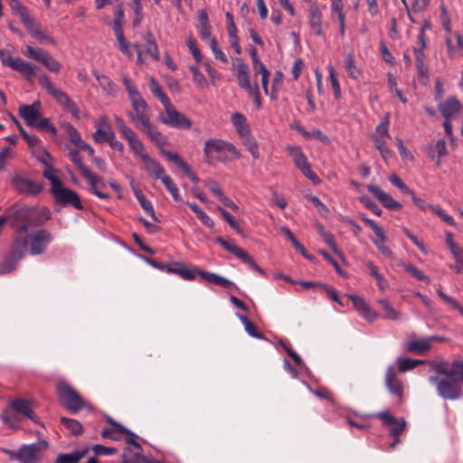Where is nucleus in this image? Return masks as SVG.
I'll list each match as a JSON object with an SVG mask.
<instances>
[{"label": "nucleus", "instance_id": "nucleus-1", "mask_svg": "<svg viewBox=\"0 0 463 463\" xmlns=\"http://www.w3.org/2000/svg\"><path fill=\"white\" fill-rule=\"evenodd\" d=\"M9 219L10 226L14 230L12 247L9 254L0 264V274L8 273L15 269L27 250L26 230L43 225L50 219V213L46 209L24 206L14 210Z\"/></svg>", "mask_w": 463, "mask_h": 463}, {"label": "nucleus", "instance_id": "nucleus-2", "mask_svg": "<svg viewBox=\"0 0 463 463\" xmlns=\"http://www.w3.org/2000/svg\"><path fill=\"white\" fill-rule=\"evenodd\" d=\"M115 123L120 136L128 142L130 151L139 156L146 172L154 178L163 180L165 175V168L146 153L143 142L137 134L126 124L120 117H115Z\"/></svg>", "mask_w": 463, "mask_h": 463}, {"label": "nucleus", "instance_id": "nucleus-28", "mask_svg": "<svg viewBox=\"0 0 463 463\" xmlns=\"http://www.w3.org/2000/svg\"><path fill=\"white\" fill-rule=\"evenodd\" d=\"M197 273L202 279H203L214 285L222 286L225 288H232V287H235L234 283L232 281H231L230 279H228L224 277H222L216 273L209 272L206 270H201V269H199L197 271Z\"/></svg>", "mask_w": 463, "mask_h": 463}, {"label": "nucleus", "instance_id": "nucleus-19", "mask_svg": "<svg viewBox=\"0 0 463 463\" xmlns=\"http://www.w3.org/2000/svg\"><path fill=\"white\" fill-rule=\"evenodd\" d=\"M461 102L456 97H449L439 104V110L445 119H451L462 110Z\"/></svg>", "mask_w": 463, "mask_h": 463}, {"label": "nucleus", "instance_id": "nucleus-59", "mask_svg": "<svg viewBox=\"0 0 463 463\" xmlns=\"http://www.w3.org/2000/svg\"><path fill=\"white\" fill-rule=\"evenodd\" d=\"M321 235L323 237L324 241L331 248V250L336 255L342 257L343 254L337 247L334 235L326 232H323Z\"/></svg>", "mask_w": 463, "mask_h": 463}, {"label": "nucleus", "instance_id": "nucleus-56", "mask_svg": "<svg viewBox=\"0 0 463 463\" xmlns=\"http://www.w3.org/2000/svg\"><path fill=\"white\" fill-rule=\"evenodd\" d=\"M413 52H414V56H415L416 66H417L420 73L423 74L425 71H428V69L424 63V58H425L424 52L421 49H414Z\"/></svg>", "mask_w": 463, "mask_h": 463}, {"label": "nucleus", "instance_id": "nucleus-54", "mask_svg": "<svg viewBox=\"0 0 463 463\" xmlns=\"http://www.w3.org/2000/svg\"><path fill=\"white\" fill-rule=\"evenodd\" d=\"M187 46H188V49H189L190 52L192 53L194 59L195 60V61L197 63L201 62L203 56H202V53H201L199 48L197 47L196 41L194 37L191 36L188 38Z\"/></svg>", "mask_w": 463, "mask_h": 463}, {"label": "nucleus", "instance_id": "nucleus-22", "mask_svg": "<svg viewBox=\"0 0 463 463\" xmlns=\"http://www.w3.org/2000/svg\"><path fill=\"white\" fill-rule=\"evenodd\" d=\"M161 152L168 161L176 164V165L180 167L193 182H198V178L192 171L190 165L186 162H184L177 153H174L168 150H161Z\"/></svg>", "mask_w": 463, "mask_h": 463}, {"label": "nucleus", "instance_id": "nucleus-34", "mask_svg": "<svg viewBox=\"0 0 463 463\" xmlns=\"http://www.w3.org/2000/svg\"><path fill=\"white\" fill-rule=\"evenodd\" d=\"M89 451V449L81 450H76L72 453L60 454L54 463H78L82 458H84Z\"/></svg>", "mask_w": 463, "mask_h": 463}, {"label": "nucleus", "instance_id": "nucleus-18", "mask_svg": "<svg viewBox=\"0 0 463 463\" xmlns=\"http://www.w3.org/2000/svg\"><path fill=\"white\" fill-rule=\"evenodd\" d=\"M137 130L145 134L160 149L167 145V137L151 121Z\"/></svg>", "mask_w": 463, "mask_h": 463}, {"label": "nucleus", "instance_id": "nucleus-33", "mask_svg": "<svg viewBox=\"0 0 463 463\" xmlns=\"http://www.w3.org/2000/svg\"><path fill=\"white\" fill-rule=\"evenodd\" d=\"M462 367H463V364L457 363V360H454L451 363L450 369L447 368V364H445V363H439V364H433V369L435 370V372L437 373L442 374L448 378L455 377L456 370L462 369Z\"/></svg>", "mask_w": 463, "mask_h": 463}, {"label": "nucleus", "instance_id": "nucleus-61", "mask_svg": "<svg viewBox=\"0 0 463 463\" xmlns=\"http://www.w3.org/2000/svg\"><path fill=\"white\" fill-rule=\"evenodd\" d=\"M27 31L33 37L40 42L49 40V37L41 30V26L37 23H33L29 28H27Z\"/></svg>", "mask_w": 463, "mask_h": 463}, {"label": "nucleus", "instance_id": "nucleus-15", "mask_svg": "<svg viewBox=\"0 0 463 463\" xmlns=\"http://www.w3.org/2000/svg\"><path fill=\"white\" fill-rule=\"evenodd\" d=\"M384 384L389 392L395 396L399 402H402L403 396V383L397 377V373L393 366H388L384 377Z\"/></svg>", "mask_w": 463, "mask_h": 463}, {"label": "nucleus", "instance_id": "nucleus-27", "mask_svg": "<svg viewBox=\"0 0 463 463\" xmlns=\"http://www.w3.org/2000/svg\"><path fill=\"white\" fill-rule=\"evenodd\" d=\"M308 22L316 34L322 35V14L317 4L310 5L308 10Z\"/></svg>", "mask_w": 463, "mask_h": 463}, {"label": "nucleus", "instance_id": "nucleus-53", "mask_svg": "<svg viewBox=\"0 0 463 463\" xmlns=\"http://www.w3.org/2000/svg\"><path fill=\"white\" fill-rule=\"evenodd\" d=\"M69 157L70 159L75 164V165L80 170L81 175H84V169H89L85 165H83L79 148L78 149H71L69 152Z\"/></svg>", "mask_w": 463, "mask_h": 463}, {"label": "nucleus", "instance_id": "nucleus-3", "mask_svg": "<svg viewBox=\"0 0 463 463\" xmlns=\"http://www.w3.org/2000/svg\"><path fill=\"white\" fill-rule=\"evenodd\" d=\"M122 81L131 103L127 117L137 129L151 121V110L128 76L123 75Z\"/></svg>", "mask_w": 463, "mask_h": 463}, {"label": "nucleus", "instance_id": "nucleus-64", "mask_svg": "<svg viewBox=\"0 0 463 463\" xmlns=\"http://www.w3.org/2000/svg\"><path fill=\"white\" fill-rule=\"evenodd\" d=\"M389 180L393 185L398 187L403 194L411 195V194L412 193L409 186L405 184L397 175H391Z\"/></svg>", "mask_w": 463, "mask_h": 463}, {"label": "nucleus", "instance_id": "nucleus-20", "mask_svg": "<svg viewBox=\"0 0 463 463\" xmlns=\"http://www.w3.org/2000/svg\"><path fill=\"white\" fill-rule=\"evenodd\" d=\"M42 104L40 101H34L31 105H23L19 108V115L24 119L30 127L34 126L35 121L40 117Z\"/></svg>", "mask_w": 463, "mask_h": 463}, {"label": "nucleus", "instance_id": "nucleus-43", "mask_svg": "<svg viewBox=\"0 0 463 463\" xmlns=\"http://www.w3.org/2000/svg\"><path fill=\"white\" fill-rule=\"evenodd\" d=\"M372 140L374 146L380 151L382 157L384 161H387L392 156V152L388 148L386 142L378 136H372Z\"/></svg>", "mask_w": 463, "mask_h": 463}, {"label": "nucleus", "instance_id": "nucleus-46", "mask_svg": "<svg viewBox=\"0 0 463 463\" xmlns=\"http://www.w3.org/2000/svg\"><path fill=\"white\" fill-rule=\"evenodd\" d=\"M399 371L407 372L414 369L418 364H424L423 360L411 359V358H400L397 360Z\"/></svg>", "mask_w": 463, "mask_h": 463}, {"label": "nucleus", "instance_id": "nucleus-14", "mask_svg": "<svg viewBox=\"0 0 463 463\" xmlns=\"http://www.w3.org/2000/svg\"><path fill=\"white\" fill-rule=\"evenodd\" d=\"M383 421V424L389 428L390 435L393 438H399L406 428V421L399 420L392 416L389 411H381L375 415Z\"/></svg>", "mask_w": 463, "mask_h": 463}, {"label": "nucleus", "instance_id": "nucleus-48", "mask_svg": "<svg viewBox=\"0 0 463 463\" xmlns=\"http://www.w3.org/2000/svg\"><path fill=\"white\" fill-rule=\"evenodd\" d=\"M240 319L241 321L242 322V324L244 325V327H245V330L246 332L253 336V337H256V338H259V339H263L264 338V335L263 334L260 333L258 331V327L256 326V325L254 323H252L251 321H250L246 317L244 316H240Z\"/></svg>", "mask_w": 463, "mask_h": 463}, {"label": "nucleus", "instance_id": "nucleus-40", "mask_svg": "<svg viewBox=\"0 0 463 463\" xmlns=\"http://www.w3.org/2000/svg\"><path fill=\"white\" fill-rule=\"evenodd\" d=\"M344 67L347 75L352 79H358L360 71L355 66L354 55L353 52L346 54L344 60Z\"/></svg>", "mask_w": 463, "mask_h": 463}, {"label": "nucleus", "instance_id": "nucleus-62", "mask_svg": "<svg viewBox=\"0 0 463 463\" xmlns=\"http://www.w3.org/2000/svg\"><path fill=\"white\" fill-rule=\"evenodd\" d=\"M299 170L303 174V175L309 179L314 184H317L321 182L320 178L312 171L309 163H307L305 165H302V167H300Z\"/></svg>", "mask_w": 463, "mask_h": 463}, {"label": "nucleus", "instance_id": "nucleus-36", "mask_svg": "<svg viewBox=\"0 0 463 463\" xmlns=\"http://www.w3.org/2000/svg\"><path fill=\"white\" fill-rule=\"evenodd\" d=\"M287 151L298 169L308 163L307 158L300 146H288Z\"/></svg>", "mask_w": 463, "mask_h": 463}, {"label": "nucleus", "instance_id": "nucleus-35", "mask_svg": "<svg viewBox=\"0 0 463 463\" xmlns=\"http://www.w3.org/2000/svg\"><path fill=\"white\" fill-rule=\"evenodd\" d=\"M143 39L146 42V52L156 61H158L160 59V55L153 33L151 32H146L144 34Z\"/></svg>", "mask_w": 463, "mask_h": 463}, {"label": "nucleus", "instance_id": "nucleus-60", "mask_svg": "<svg viewBox=\"0 0 463 463\" xmlns=\"http://www.w3.org/2000/svg\"><path fill=\"white\" fill-rule=\"evenodd\" d=\"M430 209L436 213L443 222L446 223L454 226L455 222L452 216L446 213L438 205H431L430 206Z\"/></svg>", "mask_w": 463, "mask_h": 463}, {"label": "nucleus", "instance_id": "nucleus-45", "mask_svg": "<svg viewBox=\"0 0 463 463\" xmlns=\"http://www.w3.org/2000/svg\"><path fill=\"white\" fill-rule=\"evenodd\" d=\"M150 90L157 99H159L164 106L171 102L170 99L165 95L161 86L155 80V79H151L150 80Z\"/></svg>", "mask_w": 463, "mask_h": 463}, {"label": "nucleus", "instance_id": "nucleus-47", "mask_svg": "<svg viewBox=\"0 0 463 463\" xmlns=\"http://www.w3.org/2000/svg\"><path fill=\"white\" fill-rule=\"evenodd\" d=\"M438 295L450 308L458 311L463 316V307L455 298L445 294L441 287L438 289Z\"/></svg>", "mask_w": 463, "mask_h": 463}, {"label": "nucleus", "instance_id": "nucleus-13", "mask_svg": "<svg viewBox=\"0 0 463 463\" xmlns=\"http://www.w3.org/2000/svg\"><path fill=\"white\" fill-rule=\"evenodd\" d=\"M47 447V442L43 440L36 443L22 445L19 448L21 463H36L41 458L42 451Z\"/></svg>", "mask_w": 463, "mask_h": 463}, {"label": "nucleus", "instance_id": "nucleus-55", "mask_svg": "<svg viewBox=\"0 0 463 463\" xmlns=\"http://www.w3.org/2000/svg\"><path fill=\"white\" fill-rule=\"evenodd\" d=\"M360 202L373 213H374L377 216H381L383 213V211L381 208L373 202L368 196L363 195L360 197Z\"/></svg>", "mask_w": 463, "mask_h": 463}, {"label": "nucleus", "instance_id": "nucleus-37", "mask_svg": "<svg viewBox=\"0 0 463 463\" xmlns=\"http://www.w3.org/2000/svg\"><path fill=\"white\" fill-rule=\"evenodd\" d=\"M215 241L218 244H220L223 249H225L229 252L234 254L239 259L241 260L243 257H246L245 253L247 251L239 248L232 241H227V240L223 239L222 237H216Z\"/></svg>", "mask_w": 463, "mask_h": 463}, {"label": "nucleus", "instance_id": "nucleus-42", "mask_svg": "<svg viewBox=\"0 0 463 463\" xmlns=\"http://www.w3.org/2000/svg\"><path fill=\"white\" fill-rule=\"evenodd\" d=\"M401 266L413 278L420 281L426 283L430 282L429 277H427L421 270H420L415 265L409 262H402Z\"/></svg>", "mask_w": 463, "mask_h": 463}, {"label": "nucleus", "instance_id": "nucleus-6", "mask_svg": "<svg viewBox=\"0 0 463 463\" xmlns=\"http://www.w3.org/2000/svg\"><path fill=\"white\" fill-rule=\"evenodd\" d=\"M56 392L61 404L71 413L75 414L86 406L80 393L67 382H59Z\"/></svg>", "mask_w": 463, "mask_h": 463}, {"label": "nucleus", "instance_id": "nucleus-49", "mask_svg": "<svg viewBox=\"0 0 463 463\" xmlns=\"http://www.w3.org/2000/svg\"><path fill=\"white\" fill-rule=\"evenodd\" d=\"M67 134L71 142L73 143L77 148L81 149L83 145L86 144V142L82 140L79 131L73 126L70 125L68 127Z\"/></svg>", "mask_w": 463, "mask_h": 463}, {"label": "nucleus", "instance_id": "nucleus-32", "mask_svg": "<svg viewBox=\"0 0 463 463\" xmlns=\"http://www.w3.org/2000/svg\"><path fill=\"white\" fill-rule=\"evenodd\" d=\"M231 121L241 137L250 134V128L244 115L235 112L232 115Z\"/></svg>", "mask_w": 463, "mask_h": 463}, {"label": "nucleus", "instance_id": "nucleus-8", "mask_svg": "<svg viewBox=\"0 0 463 463\" xmlns=\"http://www.w3.org/2000/svg\"><path fill=\"white\" fill-rule=\"evenodd\" d=\"M0 61L4 66L19 72L27 81H32L35 75V66L20 57H13L8 51H0Z\"/></svg>", "mask_w": 463, "mask_h": 463}, {"label": "nucleus", "instance_id": "nucleus-4", "mask_svg": "<svg viewBox=\"0 0 463 463\" xmlns=\"http://www.w3.org/2000/svg\"><path fill=\"white\" fill-rule=\"evenodd\" d=\"M203 155L205 163L228 164L241 157V153L230 142L218 138H209L204 142Z\"/></svg>", "mask_w": 463, "mask_h": 463}, {"label": "nucleus", "instance_id": "nucleus-24", "mask_svg": "<svg viewBox=\"0 0 463 463\" xmlns=\"http://www.w3.org/2000/svg\"><path fill=\"white\" fill-rule=\"evenodd\" d=\"M199 269H189L182 262H174L166 269V272L179 275L182 279L192 280L198 275Z\"/></svg>", "mask_w": 463, "mask_h": 463}, {"label": "nucleus", "instance_id": "nucleus-31", "mask_svg": "<svg viewBox=\"0 0 463 463\" xmlns=\"http://www.w3.org/2000/svg\"><path fill=\"white\" fill-rule=\"evenodd\" d=\"M134 194L144 212L148 214L153 219V221L159 222L156 215L152 203L146 198L141 190L134 189Z\"/></svg>", "mask_w": 463, "mask_h": 463}, {"label": "nucleus", "instance_id": "nucleus-25", "mask_svg": "<svg viewBox=\"0 0 463 463\" xmlns=\"http://www.w3.org/2000/svg\"><path fill=\"white\" fill-rule=\"evenodd\" d=\"M47 159H52L51 155L47 151H43V157L41 158V162L44 165V170L43 175L51 182V189H55L62 182L56 175V170L48 164Z\"/></svg>", "mask_w": 463, "mask_h": 463}, {"label": "nucleus", "instance_id": "nucleus-12", "mask_svg": "<svg viewBox=\"0 0 463 463\" xmlns=\"http://www.w3.org/2000/svg\"><path fill=\"white\" fill-rule=\"evenodd\" d=\"M51 193L57 204L62 207L72 206L77 210L83 209L79 194L71 188L65 187L63 184H61L55 189H51Z\"/></svg>", "mask_w": 463, "mask_h": 463}, {"label": "nucleus", "instance_id": "nucleus-41", "mask_svg": "<svg viewBox=\"0 0 463 463\" xmlns=\"http://www.w3.org/2000/svg\"><path fill=\"white\" fill-rule=\"evenodd\" d=\"M60 421L64 426V428L74 436L81 434L83 430V428L80 421H78L75 419L61 417Z\"/></svg>", "mask_w": 463, "mask_h": 463}, {"label": "nucleus", "instance_id": "nucleus-58", "mask_svg": "<svg viewBox=\"0 0 463 463\" xmlns=\"http://www.w3.org/2000/svg\"><path fill=\"white\" fill-rule=\"evenodd\" d=\"M329 78H330V80H331V84H332V88H333V91H334V96H335V98L336 99H339L341 98L340 84H339L336 73H335V70L332 67L329 69Z\"/></svg>", "mask_w": 463, "mask_h": 463}, {"label": "nucleus", "instance_id": "nucleus-44", "mask_svg": "<svg viewBox=\"0 0 463 463\" xmlns=\"http://www.w3.org/2000/svg\"><path fill=\"white\" fill-rule=\"evenodd\" d=\"M162 183L175 202H182V197L179 194V189L175 183L174 182V180L169 175L163 177Z\"/></svg>", "mask_w": 463, "mask_h": 463}, {"label": "nucleus", "instance_id": "nucleus-51", "mask_svg": "<svg viewBox=\"0 0 463 463\" xmlns=\"http://www.w3.org/2000/svg\"><path fill=\"white\" fill-rule=\"evenodd\" d=\"M389 125H390V116H389V114H386V116L382 120V122L377 125V127L375 128V133L373 136H378V137H381L382 138L383 137H390Z\"/></svg>", "mask_w": 463, "mask_h": 463}, {"label": "nucleus", "instance_id": "nucleus-39", "mask_svg": "<svg viewBox=\"0 0 463 463\" xmlns=\"http://www.w3.org/2000/svg\"><path fill=\"white\" fill-rule=\"evenodd\" d=\"M377 302L382 307L384 312L383 317L385 319L396 321L402 318V314L395 310L387 299L382 298L379 299Z\"/></svg>", "mask_w": 463, "mask_h": 463}, {"label": "nucleus", "instance_id": "nucleus-5", "mask_svg": "<svg viewBox=\"0 0 463 463\" xmlns=\"http://www.w3.org/2000/svg\"><path fill=\"white\" fill-rule=\"evenodd\" d=\"M39 85L52 96L65 110L75 118H80V110L76 103L62 90L56 87L48 75L41 74L38 77Z\"/></svg>", "mask_w": 463, "mask_h": 463}, {"label": "nucleus", "instance_id": "nucleus-7", "mask_svg": "<svg viewBox=\"0 0 463 463\" xmlns=\"http://www.w3.org/2000/svg\"><path fill=\"white\" fill-rule=\"evenodd\" d=\"M429 382L436 384L437 393L444 400L456 401L463 395V391L458 381L453 378H439L438 376H430Z\"/></svg>", "mask_w": 463, "mask_h": 463}, {"label": "nucleus", "instance_id": "nucleus-21", "mask_svg": "<svg viewBox=\"0 0 463 463\" xmlns=\"http://www.w3.org/2000/svg\"><path fill=\"white\" fill-rule=\"evenodd\" d=\"M348 298L353 302L360 315L366 320L373 321L378 317V315L371 309L363 298L356 295H348Z\"/></svg>", "mask_w": 463, "mask_h": 463}, {"label": "nucleus", "instance_id": "nucleus-50", "mask_svg": "<svg viewBox=\"0 0 463 463\" xmlns=\"http://www.w3.org/2000/svg\"><path fill=\"white\" fill-rule=\"evenodd\" d=\"M386 237L384 232H383L382 238H377L376 240H373V242L375 245V247L378 249V250L386 258H392V250L385 244Z\"/></svg>", "mask_w": 463, "mask_h": 463}, {"label": "nucleus", "instance_id": "nucleus-30", "mask_svg": "<svg viewBox=\"0 0 463 463\" xmlns=\"http://www.w3.org/2000/svg\"><path fill=\"white\" fill-rule=\"evenodd\" d=\"M366 268L369 274L375 279L377 287L382 291H384L389 288L387 279L383 277V274L380 273L378 267L373 262L368 261L366 263Z\"/></svg>", "mask_w": 463, "mask_h": 463}, {"label": "nucleus", "instance_id": "nucleus-38", "mask_svg": "<svg viewBox=\"0 0 463 463\" xmlns=\"http://www.w3.org/2000/svg\"><path fill=\"white\" fill-rule=\"evenodd\" d=\"M11 405H12V408L15 411H17L19 413H22L25 417L34 420V419H33V410L31 408L30 403L26 400L16 399L14 401H13Z\"/></svg>", "mask_w": 463, "mask_h": 463}, {"label": "nucleus", "instance_id": "nucleus-63", "mask_svg": "<svg viewBox=\"0 0 463 463\" xmlns=\"http://www.w3.org/2000/svg\"><path fill=\"white\" fill-rule=\"evenodd\" d=\"M33 127H35L41 130L50 131L52 134L56 133L55 127L52 124H51L49 118H38L35 121V124Z\"/></svg>", "mask_w": 463, "mask_h": 463}, {"label": "nucleus", "instance_id": "nucleus-11", "mask_svg": "<svg viewBox=\"0 0 463 463\" xmlns=\"http://www.w3.org/2000/svg\"><path fill=\"white\" fill-rule=\"evenodd\" d=\"M29 229L26 230L27 248L29 247L32 255L42 254L52 241V235L45 229H40L29 234Z\"/></svg>", "mask_w": 463, "mask_h": 463}, {"label": "nucleus", "instance_id": "nucleus-9", "mask_svg": "<svg viewBox=\"0 0 463 463\" xmlns=\"http://www.w3.org/2000/svg\"><path fill=\"white\" fill-rule=\"evenodd\" d=\"M23 53L25 57L43 64L51 72L58 73L61 69V63L50 52L42 48H33L30 45H26Z\"/></svg>", "mask_w": 463, "mask_h": 463}, {"label": "nucleus", "instance_id": "nucleus-16", "mask_svg": "<svg viewBox=\"0 0 463 463\" xmlns=\"http://www.w3.org/2000/svg\"><path fill=\"white\" fill-rule=\"evenodd\" d=\"M367 189L379 200L384 208L392 211H400L402 209V204L395 201L389 194L382 190L380 186L376 184H368Z\"/></svg>", "mask_w": 463, "mask_h": 463}, {"label": "nucleus", "instance_id": "nucleus-17", "mask_svg": "<svg viewBox=\"0 0 463 463\" xmlns=\"http://www.w3.org/2000/svg\"><path fill=\"white\" fill-rule=\"evenodd\" d=\"M12 184L19 192L28 194H37L42 189V184L22 176H14Z\"/></svg>", "mask_w": 463, "mask_h": 463}, {"label": "nucleus", "instance_id": "nucleus-10", "mask_svg": "<svg viewBox=\"0 0 463 463\" xmlns=\"http://www.w3.org/2000/svg\"><path fill=\"white\" fill-rule=\"evenodd\" d=\"M165 112L161 113L159 116V120L161 123L181 129H188L192 126V121L186 118L185 115L180 113L175 109L173 106L172 102L165 104L164 106Z\"/></svg>", "mask_w": 463, "mask_h": 463}, {"label": "nucleus", "instance_id": "nucleus-29", "mask_svg": "<svg viewBox=\"0 0 463 463\" xmlns=\"http://www.w3.org/2000/svg\"><path fill=\"white\" fill-rule=\"evenodd\" d=\"M438 339L437 336L430 338L411 340L408 343V351L415 354H424L430 349L431 340Z\"/></svg>", "mask_w": 463, "mask_h": 463}, {"label": "nucleus", "instance_id": "nucleus-26", "mask_svg": "<svg viewBox=\"0 0 463 463\" xmlns=\"http://www.w3.org/2000/svg\"><path fill=\"white\" fill-rule=\"evenodd\" d=\"M84 172L85 173L84 175H82V176L85 179H87L91 193H93L100 199H109L110 195L107 193L100 191L99 188V182L100 181V177L98 175L91 172L90 169H84Z\"/></svg>", "mask_w": 463, "mask_h": 463}, {"label": "nucleus", "instance_id": "nucleus-23", "mask_svg": "<svg viewBox=\"0 0 463 463\" xmlns=\"http://www.w3.org/2000/svg\"><path fill=\"white\" fill-rule=\"evenodd\" d=\"M236 68L237 71V79L239 86L245 90L246 91L250 90L254 87V85L250 84V67L247 63L241 61L237 64H233Z\"/></svg>", "mask_w": 463, "mask_h": 463}, {"label": "nucleus", "instance_id": "nucleus-52", "mask_svg": "<svg viewBox=\"0 0 463 463\" xmlns=\"http://www.w3.org/2000/svg\"><path fill=\"white\" fill-rule=\"evenodd\" d=\"M283 233L287 236V238L292 242L293 247L295 250L301 253L303 256L307 257V250L305 247L297 240L295 235L291 232V231L288 228H282Z\"/></svg>", "mask_w": 463, "mask_h": 463}, {"label": "nucleus", "instance_id": "nucleus-57", "mask_svg": "<svg viewBox=\"0 0 463 463\" xmlns=\"http://www.w3.org/2000/svg\"><path fill=\"white\" fill-rule=\"evenodd\" d=\"M209 45L216 60H220L222 62L228 61L226 54L220 49L216 39H211Z\"/></svg>", "mask_w": 463, "mask_h": 463}]
</instances>
